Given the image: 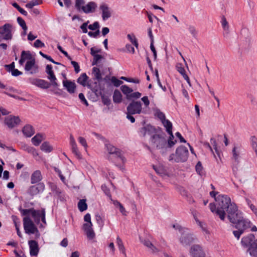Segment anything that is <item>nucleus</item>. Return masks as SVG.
<instances>
[{"label":"nucleus","mask_w":257,"mask_h":257,"mask_svg":"<svg viewBox=\"0 0 257 257\" xmlns=\"http://www.w3.org/2000/svg\"><path fill=\"white\" fill-rule=\"evenodd\" d=\"M226 213L228 220L235 224L234 227L237 229L233 231V234L238 240L241 234L251 228V222L249 220L243 218L242 212L238 209L235 203L230 206Z\"/></svg>","instance_id":"obj_1"},{"label":"nucleus","mask_w":257,"mask_h":257,"mask_svg":"<svg viewBox=\"0 0 257 257\" xmlns=\"http://www.w3.org/2000/svg\"><path fill=\"white\" fill-rule=\"evenodd\" d=\"M215 201L216 205L214 203H210L209 205V208L211 211L218 216L221 220H224L226 212L233 203H231L230 197L226 195H219L215 198Z\"/></svg>","instance_id":"obj_2"},{"label":"nucleus","mask_w":257,"mask_h":257,"mask_svg":"<svg viewBox=\"0 0 257 257\" xmlns=\"http://www.w3.org/2000/svg\"><path fill=\"white\" fill-rule=\"evenodd\" d=\"M150 143L153 149L162 150V151L168 149L166 135L163 132L160 134H155L151 136ZM164 151H163L162 154H164Z\"/></svg>","instance_id":"obj_3"},{"label":"nucleus","mask_w":257,"mask_h":257,"mask_svg":"<svg viewBox=\"0 0 257 257\" xmlns=\"http://www.w3.org/2000/svg\"><path fill=\"white\" fill-rule=\"evenodd\" d=\"M87 86L90 88L92 92L97 96H100L101 100L104 105L109 106L111 103V100L107 96H105L102 91L104 90V87L101 86L100 84L94 82L92 84L88 83Z\"/></svg>","instance_id":"obj_4"},{"label":"nucleus","mask_w":257,"mask_h":257,"mask_svg":"<svg viewBox=\"0 0 257 257\" xmlns=\"http://www.w3.org/2000/svg\"><path fill=\"white\" fill-rule=\"evenodd\" d=\"M23 222L24 229L26 233L29 234H35L37 238L40 236L38 228L30 217H25L23 219Z\"/></svg>","instance_id":"obj_5"},{"label":"nucleus","mask_w":257,"mask_h":257,"mask_svg":"<svg viewBox=\"0 0 257 257\" xmlns=\"http://www.w3.org/2000/svg\"><path fill=\"white\" fill-rule=\"evenodd\" d=\"M188 149L186 147L181 145L176 150L175 162L177 163L185 162L188 159Z\"/></svg>","instance_id":"obj_6"},{"label":"nucleus","mask_w":257,"mask_h":257,"mask_svg":"<svg viewBox=\"0 0 257 257\" xmlns=\"http://www.w3.org/2000/svg\"><path fill=\"white\" fill-rule=\"evenodd\" d=\"M185 230L181 233V236L179 238L180 242L184 246H189L194 242L196 239L193 234L187 232Z\"/></svg>","instance_id":"obj_7"},{"label":"nucleus","mask_w":257,"mask_h":257,"mask_svg":"<svg viewBox=\"0 0 257 257\" xmlns=\"http://www.w3.org/2000/svg\"><path fill=\"white\" fill-rule=\"evenodd\" d=\"M127 112L133 114H140L142 112V104L140 101L133 100L126 107Z\"/></svg>","instance_id":"obj_8"},{"label":"nucleus","mask_w":257,"mask_h":257,"mask_svg":"<svg viewBox=\"0 0 257 257\" xmlns=\"http://www.w3.org/2000/svg\"><path fill=\"white\" fill-rule=\"evenodd\" d=\"M29 82L36 86L42 89H48L51 86V83L47 81L41 79L30 78L28 79Z\"/></svg>","instance_id":"obj_9"},{"label":"nucleus","mask_w":257,"mask_h":257,"mask_svg":"<svg viewBox=\"0 0 257 257\" xmlns=\"http://www.w3.org/2000/svg\"><path fill=\"white\" fill-rule=\"evenodd\" d=\"M256 239L255 236L252 233H249L245 236H244L241 240V244L244 247H247L248 248L251 247V246L256 242Z\"/></svg>","instance_id":"obj_10"},{"label":"nucleus","mask_w":257,"mask_h":257,"mask_svg":"<svg viewBox=\"0 0 257 257\" xmlns=\"http://www.w3.org/2000/svg\"><path fill=\"white\" fill-rule=\"evenodd\" d=\"M107 150L109 154L114 155L117 158H119L122 163L125 162V158L122 154V151L118 148H117L111 144L106 145Z\"/></svg>","instance_id":"obj_11"},{"label":"nucleus","mask_w":257,"mask_h":257,"mask_svg":"<svg viewBox=\"0 0 257 257\" xmlns=\"http://www.w3.org/2000/svg\"><path fill=\"white\" fill-rule=\"evenodd\" d=\"M190 253L192 257H206L204 250L199 244L193 245L190 248Z\"/></svg>","instance_id":"obj_12"},{"label":"nucleus","mask_w":257,"mask_h":257,"mask_svg":"<svg viewBox=\"0 0 257 257\" xmlns=\"http://www.w3.org/2000/svg\"><path fill=\"white\" fill-rule=\"evenodd\" d=\"M25 70L27 71H30L31 74H36L39 72V66L36 64L35 58L27 61L25 66Z\"/></svg>","instance_id":"obj_13"},{"label":"nucleus","mask_w":257,"mask_h":257,"mask_svg":"<svg viewBox=\"0 0 257 257\" xmlns=\"http://www.w3.org/2000/svg\"><path fill=\"white\" fill-rule=\"evenodd\" d=\"M99 10L101 11V17L103 21H106L111 17V13L110 9L106 3H101L99 6Z\"/></svg>","instance_id":"obj_14"},{"label":"nucleus","mask_w":257,"mask_h":257,"mask_svg":"<svg viewBox=\"0 0 257 257\" xmlns=\"http://www.w3.org/2000/svg\"><path fill=\"white\" fill-rule=\"evenodd\" d=\"M44 189V184L43 183H38L35 185L31 186L29 188L28 192L31 196H34L43 192Z\"/></svg>","instance_id":"obj_15"},{"label":"nucleus","mask_w":257,"mask_h":257,"mask_svg":"<svg viewBox=\"0 0 257 257\" xmlns=\"http://www.w3.org/2000/svg\"><path fill=\"white\" fill-rule=\"evenodd\" d=\"M0 34L2 35L5 40H9L12 38L11 26L9 24H6L3 27H0Z\"/></svg>","instance_id":"obj_16"},{"label":"nucleus","mask_w":257,"mask_h":257,"mask_svg":"<svg viewBox=\"0 0 257 257\" xmlns=\"http://www.w3.org/2000/svg\"><path fill=\"white\" fill-rule=\"evenodd\" d=\"M140 133L143 137H145L146 134L152 136L153 135L156 134L157 130L151 124H147L140 128Z\"/></svg>","instance_id":"obj_17"},{"label":"nucleus","mask_w":257,"mask_h":257,"mask_svg":"<svg viewBox=\"0 0 257 257\" xmlns=\"http://www.w3.org/2000/svg\"><path fill=\"white\" fill-rule=\"evenodd\" d=\"M30 248V253L31 256H37L40 248L38 243L35 240H30L28 242Z\"/></svg>","instance_id":"obj_18"},{"label":"nucleus","mask_w":257,"mask_h":257,"mask_svg":"<svg viewBox=\"0 0 257 257\" xmlns=\"http://www.w3.org/2000/svg\"><path fill=\"white\" fill-rule=\"evenodd\" d=\"M97 4L94 2H88L85 6H82V10L86 14L92 13L95 12Z\"/></svg>","instance_id":"obj_19"},{"label":"nucleus","mask_w":257,"mask_h":257,"mask_svg":"<svg viewBox=\"0 0 257 257\" xmlns=\"http://www.w3.org/2000/svg\"><path fill=\"white\" fill-rule=\"evenodd\" d=\"M63 85L69 93L72 94L75 92L76 88L75 82L68 80H63Z\"/></svg>","instance_id":"obj_20"},{"label":"nucleus","mask_w":257,"mask_h":257,"mask_svg":"<svg viewBox=\"0 0 257 257\" xmlns=\"http://www.w3.org/2000/svg\"><path fill=\"white\" fill-rule=\"evenodd\" d=\"M17 23L22 27L23 30V32H22L21 35L23 39L25 40V37L27 35V31L28 30V27L26 25V22L21 17H18Z\"/></svg>","instance_id":"obj_21"},{"label":"nucleus","mask_w":257,"mask_h":257,"mask_svg":"<svg viewBox=\"0 0 257 257\" xmlns=\"http://www.w3.org/2000/svg\"><path fill=\"white\" fill-rule=\"evenodd\" d=\"M33 58L30 51H23L19 63L21 65H23L26 60L29 61Z\"/></svg>","instance_id":"obj_22"},{"label":"nucleus","mask_w":257,"mask_h":257,"mask_svg":"<svg viewBox=\"0 0 257 257\" xmlns=\"http://www.w3.org/2000/svg\"><path fill=\"white\" fill-rule=\"evenodd\" d=\"M5 123L9 128H13L16 124V117L15 116L9 115L5 118Z\"/></svg>","instance_id":"obj_23"},{"label":"nucleus","mask_w":257,"mask_h":257,"mask_svg":"<svg viewBox=\"0 0 257 257\" xmlns=\"http://www.w3.org/2000/svg\"><path fill=\"white\" fill-rule=\"evenodd\" d=\"M22 132L24 135L27 137H31L35 133L33 127L30 124H27L24 126L23 128Z\"/></svg>","instance_id":"obj_24"},{"label":"nucleus","mask_w":257,"mask_h":257,"mask_svg":"<svg viewBox=\"0 0 257 257\" xmlns=\"http://www.w3.org/2000/svg\"><path fill=\"white\" fill-rule=\"evenodd\" d=\"M42 179V176L41 171L36 170L32 174L31 182L32 184H35L40 182Z\"/></svg>","instance_id":"obj_25"},{"label":"nucleus","mask_w":257,"mask_h":257,"mask_svg":"<svg viewBox=\"0 0 257 257\" xmlns=\"http://www.w3.org/2000/svg\"><path fill=\"white\" fill-rule=\"evenodd\" d=\"M31 216L34 219V220L36 223L38 224L40 222L41 217L42 216V209L40 210H35L33 208L32 210Z\"/></svg>","instance_id":"obj_26"},{"label":"nucleus","mask_w":257,"mask_h":257,"mask_svg":"<svg viewBox=\"0 0 257 257\" xmlns=\"http://www.w3.org/2000/svg\"><path fill=\"white\" fill-rule=\"evenodd\" d=\"M167 133L169 135V138L167 141V147L168 148H171L176 144L177 140L174 139L175 138L173 134L172 130Z\"/></svg>","instance_id":"obj_27"},{"label":"nucleus","mask_w":257,"mask_h":257,"mask_svg":"<svg viewBox=\"0 0 257 257\" xmlns=\"http://www.w3.org/2000/svg\"><path fill=\"white\" fill-rule=\"evenodd\" d=\"M92 74L94 76V79L97 80L96 81L98 84H100V81L102 79L101 74L99 69L97 67H94L92 68Z\"/></svg>","instance_id":"obj_28"},{"label":"nucleus","mask_w":257,"mask_h":257,"mask_svg":"<svg viewBox=\"0 0 257 257\" xmlns=\"http://www.w3.org/2000/svg\"><path fill=\"white\" fill-rule=\"evenodd\" d=\"M113 101L115 103H119L122 101V95L118 89H115L114 91Z\"/></svg>","instance_id":"obj_29"},{"label":"nucleus","mask_w":257,"mask_h":257,"mask_svg":"<svg viewBox=\"0 0 257 257\" xmlns=\"http://www.w3.org/2000/svg\"><path fill=\"white\" fill-rule=\"evenodd\" d=\"M247 251L249 252L252 257H257V238L256 242L253 243L251 247L247 248Z\"/></svg>","instance_id":"obj_30"},{"label":"nucleus","mask_w":257,"mask_h":257,"mask_svg":"<svg viewBox=\"0 0 257 257\" xmlns=\"http://www.w3.org/2000/svg\"><path fill=\"white\" fill-rule=\"evenodd\" d=\"M43 139V135L38 133L32 139V142L35 146H38Z\"/></svg>","instance_id":"obj_31"},{"label":"nucleus","mask_w":257,"mask_h":257,"mask_svg":"<svg viewBox=\"0 0 257 257\" xmlns=\"http://www.w3.org/2000/svg\"><path fill=\"white\" fill-rule=\"evenodd\" d=\"M88 78L89 77L87 76L86 73H82L77 79V82L82 86H85L86 85V81L88 80Z\"/></svg>","instance_id":"obj_32"},{"label":"nucleus","mask_w":257,"mask_h":257,"mask_svg":"<svg viewBox=\"0 0 257 257\" xmlns=\"http://www.w3.org/2000/svg\"><path fill=\"white\" fill-rule=\"evenodd\" d=\"M143 244L148 248H150L152 252H158L159 251V249L157 248L155 246L153 245V244L149 240H144L143 241Z\"/></svg>","instance_id":"obj_33"},{"label":"nucleus","mask_w":257,"mask_h":257,"mask_svg":"<svg viewBox=\"0 0 257 257\" xmlns=\"http://www.w3.org/2000/svg\"><path fill=\"white\" fill-rule=\"evenodd\" d=\"M41 150L46 153H50L53 150V147L48 142H44L41 146Z\"/></svg>","instance_id":"obj_34"},{"label":"nucleus","mask_w":257,"mask_h":257,"mask_svg":"<svg viewBox=\"0 0 257 257\" xmlns=\"http://www.w3.org/2000/svg\"><path fill=\"white\" fill-rule=\"evenodd\" d=\"M48 75V79L50 80V81L51 82V85H52L54 87H56V88L58 87V86H59V84L57 82V79L54 74V73L53 72V73H52L51 74H49Z\"/></svg>","instance_id":"obj_35"},{"label":"nucleus","mask_w":257,"mask_h":257,"mask_svg":"<svg viewBox=\"0 0 257 257\" xmlns=\"http://www.w3.org/2000/svg\"><path fill=\"white\" fill-rule=\"evenodd\" d=\"M49 187L51 189V191L56 194L57 195H60L61 193V192L59 188L57 187V186L55 183L53 182H49L48 183Z\"/></svg>","instance_id":"obj_36"},{"label":"nucleus","mask_w":257,"mask_h":257,"mask_svg":"<svg viewBox=\"0 0 257 257\" xmlns=\"http://www.w3.org/2000/svg\"><path fill=\"white\" fill-rule=\"evenodd\" d=\"M116 243L120 251H121L126 257V255L125 253V247L123 245L122 240L119 236H117L116 238Z\"/></svg>","instance_id":"obj_37"},{"label":"nucleus","mask_w":257,"mask_h":257,"mask_svg":"<svg viewBox=\"0 0 257 257\" xmlns=\"http://www.w3.org/2000/svg\"><path fill=\"white\" fill-rule=\"evenodd\" d=\"M15 62H12L10 65H5V67L7 71L12 72L13 76H16V69L15 68Z\"/></svg>","instance_id":"obj_38"},{"label":"nucleus","mask_w":257,"mask_h":257,"mask_svg":"<svg viewBox=\"0 0 257 257\" xmlns=\"http://www.w3.org/2000/svg\"><path fill=\"white\" fill-rule=\"evenodd\" d=\"M78 208L81 212H83L87 209V204L86 199H81L78 203Z\"/></svg>","instance_id":"obj_39"},{"label":"nucleus","mask_w":257,"mask_h":257,"mask_svg":"<svg viewBox=\"0 0 257 257\" xmlns=\"http://www.w3.org/2000/svg\"><path fill=\"white\" fill-rule=\"evenodd\" d=\"M162 124L166 128V131L167 132H170L172 130V122L168 119H166L162 121Z\"/></svg>","instance_id":"obj_40"},{"label":"nucleus","mask_w":257,"mask_h":257,"mask_svg":"<svg viewBox=\"0 0 257 257\" xmlns=\"http://www.w3.org/2000/svg\"><path fill=\"white\" fill-rule=\"evenodd\" d=\"M120 89L122 93L126 95V97H127V95H130V94L133 91V89L131 88H130L126 85H122L120 87Z\"/></svg>","instance_id":"obj_41"},{"label":"nucleus","mask_w":257,"mask_h":257,"mask_svg":"<svg viewBox=\"0 0 257 257\" xmlns=\"http://www.w3.org/2000/svg\"><path fill=\"white\" fill-rule=\"evenodd\" d=\"M19 210L21 212L22 215L23 216H25V217H29L30 215L31 214L32 210H33V208H30V209H22V206H20L19 207Z\"/></svg>","instance_id":"obj_42"},{"label":"nucleus","mask_w":257,"mask_h":257,"mask_svg":"<svg viewBox=\"0 0 257 257\" xmlns=\"http://www.w3.org/2000/svg\"><path fill=\"white\" fill-rule=\"evenodd\" d=\"M153 168L156 172L157 174L160 175L161 176H164L165 175V171L164 168L160 166L153 165Z\"/></svg>","instance_id":"obj_43"},{"label":"nucleus","mask_w":257,"mask_h":257,"mask_svg":"<svg viewBox=\"0 0 257 257\" xmlns=\"http://www.w3.org/2000/svg\"><path fill=\"white\" fill-rule=\"evenodd\" d=\"M195 170L197 173L201 176H202L204 174L203 172V167L200 161H198L196 164L195 166Z\"/></svg>","instance_id":"obj_44"},{"label":"nucleus","mask_w":257,"mask_h":257,"mask_svg":"<svg viewBox=\"0 0 257 257\" xmlns=\"http://www.w3.org/2000/svg\"><path fill=\"white\" fill-rule=\"evenodd\" d=\"M127 37L128 39L131 41L133 45H134L137 49H138L139 43L138 42V40L137 38L135 37L134 34L131 35L128 34L127 35Z\"/></svg>","instance_id":"obj_45"},{"label":"nucleus","mask_w":257,"mask_h":257,"mask_svg":"<svg viewBox=\"0 0 257 257\" xmlns=\"http://www.w3.org/2000/svg\"><path fill=\"white\" fill-rule=\"evenodd\" d=\"M155 116L157 117L161 122L166 119L165 114L158 108L155 110Z\"/></svg>","instance_id":"obj_46"},{"label":"nucleus","mask_w":257,"mask_h":257,"mask_svg":"<svg viewBox=\"0 0 257 257\" xmlns=\"http://www.w3.org/2000/svg\"><path fill=\"white\" fill-rule=\"evenodd\" d=\"M94 53H91V55L93 56V61L92 62V65H97L99 61L103 58V56L101 55H94Z\"/></svg>","instance_id":"obj_47"},{"label":"nucleus","mask_w":257,"mask_h":257,"mask_svg":"<svg viewBox=\"0 0 257 257\" xmlns=\"http://www.w3.org/2000/svg\"><path fill=\"white\" fill-rule=\"evenodd\" d=\"M176 68L177 71L182 75H184L186 73L185 70L183 66L182 63H177L176 65Z\"/></svg>","instance_id":"obj_48"},{"label":"nucleus","mask_w":257,"mask_h":257,"mask_svg":"<svg viewBox=\"0 0 257 257\" xmlns=\"http://www.w3.org/2000/svg\"><path fill=\"white\" fill-rule=\"evenodd\" d=\"M6 91H5V93L7 94V95L11 96V97H13L14 98L15 97V95H14V92H15V89L11 87V86H8V87H6Z\"/></svg>","instance_id":"obj_49"},{"label":"nucleus","mask_w":257,"mask_h":257,"mask_svg":"<svg viewBox=\"0 0 257 257\" xmlns=\"http://www.w3.org/2000/svg\"><path fill=\"white\" fill-rule=\"evenodd\" d=\"M141 95L142 94L139 92H132L130 95L127 96L126 99L129 100H132V98L138 99L140 98Z\"/></svg>","instance_id":"obj_50"},{"label":"nucleus","mask_w":257,"mask_h":257,"mask_svg":"<svg viewBox=\"0 0 257 257\" xmlns=\"http://www.w3.org/2000/svg\"><path fill=\"white\" fill-rule=\"evenodd\" d=\"M71 150H72V153L75 155V156L78 159H80L81 158V154H80V153L79 152V151L78 150V148H77V145H74V146H71Z\"/></svg>","instance_id":"obj_51"},{"label":"nucleus","mask_w":257,"mask_h":257,"mask_svg":"<svg viewBox=\"0 0 257 257\" xmlns=\"http://www.w3.org/2000/svg\"><path fill=\"white\" fill-rule=\"evenodd\" d=\"M85 4L84 0H76L75 7L78 11L82 10V5Z\"/></svg>","instance_id":"obj_52"},{"label":"nucleus","mask_w":257,"mask_h":257,"mask_svg":"<svg viewBox=\"0 0 257 257\" xmlns=\"http://www.w3.org/2000/svg\"><path fill=\"white\" fill-rule=\"evenodd\" d=\"M111 81L115 87H118L123 83L122 81L118 80L115 76L112 77Z\"/></svg>","instance_id":"obj_53"},{"label":"nucleus","mask_w":257,"mask_h":257,"mask_svg":"<svg viewBox=\"0 0 257 257\" xmlns=\"http://www.w3.org/2000/svg\"><path fill=\"white\" fill-rule=\"evenodd\" d=\"M99 27H100L99 24L98 22H95L93 23V24L89 25L88 26V29L92 31H94V30L96 31L97 30H99Z\"/></svg>","instance_id":"obj_54"},{"label":"nucleus","mask_w":257,"mask_h":257,"mask_svg":"<svg viewBox=\"0 0 257 257\" xmlns=\"http://www.w3.org/2000/svg\"><path fill=\"white\" fill-rule=\"evenodd\" d=\"M221 22L224 30H228L229 28L228 23L224 16H222Z\"/></svg>","instance_id":"obj_55"},{"label":"nucleus","mask_w":257,"mask_h":257,"mask_svg":"<svg viewBox=\"0 0 257 257\" xmlns=\"http://www.w3.org/2000/svg\"><path fill=\"white\" fill-rule=\"evenodd\" d=\"M42 3V1H41V3H39L37 0H35L33 1H32L26 5V8L28 9H32L33 7L37 6Z\"/></svg>","instance_id":"obj_56"},{"label":"nucleus","mask_w":257,"mask_h":257,"mask_svg":"<svg viewBox=\"0 0 257 257\" xmlns=\"http://www.w3.org/2000/svg\"><path fill=\"white\" fill-rule=\"evenodd\" d=\"M45 44L40 40H37L34 43V47L37 48L45 47Z\"/></svg>","instance_id":"obj_57"},{"label":"nucleus","mask_w":257,"mask_h":257,"mask_svg":"<svg viewBox=\"0 0 257 257\" xmlns=\"http://www.w3.org/2000/svg\"><path fill=\"white\" fill-rule=\"evenodd\" d=\"M71 64L74 67L75 72L76 73H78V72H80V66L77 62L74 61H71Z\"/></svg>","instance_id":"obj_58"},{"label":"nucleus","mask_w":257,"mask_h":257,"mask_svg":"<svg viewBox=\"0 0 257 257\" xmlns=\"http://www.w3.org/2000/svg\"><path fill=\"white\" fill-rule=\"evenodd\" d=\"M85 232L87 236L89 239H92L95 237V233L93 229H91L90 230H88L87 231H86Z\"/></svg>","instance_id":"obj_59"},{"label":"nucleus","mask_w":257,"mask_h":257,"mask_svg":"<svg viewBox=\"0 0 257 257\" xmlns=\"http://www.w3.org/2000/svg\"><path fill=\"white\" fill-rule=\"evenodd\" d=\"M95 218L97 223L100 225H103L104 220L102 219L101 216L98 214H95Z\"/></svg>","instance_id":"obj_60"},{"label":"nucleus","mask_w":257,"mask_h":257,"mask_svg":"<svg viewBox=\"0 0 257 257\" xmlns=\"http://www.w3.org/2000/svg\"><path fill=\"white\" fill-rule=\"evenodd\" d=\"M101 189L103 191L105 194L108 196L111 197L110 192L109 188L107 187L106 185L103 184L101 186Z\"/></svg>","instance_id":"obj_61"},{"label":"nucleus","mask_w":257,"mask_h":257,"mask_svg":"<svg viewBox=\"0 0 257 257\" xmlns=\"http://www.w3.org/2000/svg\"><path fill=\"white\" fill-rule=\"evenodd\" d=\"M78 97L82 103L85 104L86 106H88V103L87 100L85 99V96L82 93H79Z\"/></svg>","instance_id":"obj_62"},{"label":"nucleus","mask_w":257,"mask_h":257,"mask_svg":"<svg viewBox=\"0 0 257 257\" xmlns=\"http://www.w3.org/2000/svg\"><path fill=\"white\" fill-rule=\"evenodd\" d=\"M188 30L190 33L192 35L193 37L195 38L197 34V32L195 29V28L192 26H189Z\"/></svg>","instance_id":"obj_63"},{"label":"nucleus","mask_w":257,"mask_h":257,"mask_svg":"<svg viewBox=\"0 0 257 257\" xmlns=\"http://www.w3.org/2000/svg\"><path fill=\"white\" fill-rule=\"evenodd\" d=\"M92 222L90 223H84L83 225V229L86 231L88 230H90L91 229H92Z\"/></svg>","instance_id":"obj_64"}]
</instances>
